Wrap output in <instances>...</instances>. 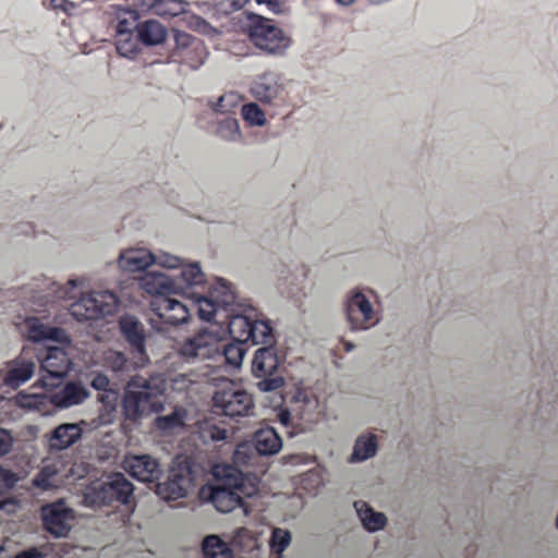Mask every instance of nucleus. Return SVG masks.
<instances>
[{
    "instance_id": "obj_24",
    "label": "nucleus",
    "mask_w": 558,
    "mask_h": 558,
    "mask_svg": "<svg viewBox=\"0 0 558 558\" xmlns=\"http://www.w3.org/2000/svg\"><path fill=\"white\" fill-rule=\"evenodd\" d=\"M102 363L112 372L129 373L145 366L148 362L142 361L135 355L129 359L123 352L109 349L102 354Z\"/></svg>"
},
{
    "instance_id": "obj_47",
    "label": "nucleus",
    "mask_w": 558,
    "mask_h": 558,
    "mask_svg": "<svg viewBox=\"0 0 558 558\" xmlns=\"http://www.w3.org/2000/svg\"><path fill=\"white\" fill-rule=\"evenodd\" d=\"M50 7L66 14H70L75 9V4L69 0H50Z\"/></svg>"
},
{
    "instance_id": "obj_7",
    "label": "nucleus",
    "mask_w": 558,
    "mask_h": 558,
    "mask_svg": "<svg viewBox=\"0 0 558 558\" xmlns=\"http://www.w3.org/2000/svg\"><path fill=\"white\" fill-rule=\"evenodd\" d=\"M133 492V484L122 473H112L106 480L89 485L84 501L90 507H119L130 504Z\"/></svg>"
},
{
    "instance_id": "obj_18",
    "label": "nucleus",
    "mask_w": 558,
    "mask_h": 558,
    "mask_svg": "<svg viewBox=\"0 0 558 558\" xmlns=\"http://www.w3.org/2000/svg\"><path fill=\"white\" fill-rule=\"evenodd\" d=\"M123 468L140 482L153 483L161 475L158 460L149 454L128 456L123 461Z\"/></svg>"
},
{
    "instance_id": "obj_16",
    "label": "nucleus",
    "mask_w": 558,
    "mask_h": 558,
    "mask_svg": "<svg viewBox=\"0 0 558 558\" xmlns=\"http://www.w3.org/2000/svg\"><path fill=\"white\" fill-rule=\"evenodd\" d=\"M150 310L157 318H150L154 328L162 330L157 323L177 326L187 322L190 308L184 303L170 296H159L150 302Z\"/></svg>"
},
{
    "instance_id": "obj_40",
    "label": "nucleus",
    "mask_w": 558,
    "mask_h": 558,
    "mask_svg": "<svg viewBox=\"0 0 558 558\" xmlns=\"http://www.w3.org/2000/svg\"><path fill=\"white\" fill-rule=\"evenodd\" d=\"M217 132L220 137L228 141H235L241 135L238 121L231 118L221 121L218 125Z\"/></svg>"
},
{
    "instance_id": "obj_27",
    "label": "nucleus",
    "mask_w": 558,
    "mask_h": 558,
    "mask_svg": "<svg viewBox=\"0 0 558 558\" xmlns=\"http://www.w3.org/2000/svg\"><path fill=\"white\" fill-rule=\"evenodd\" d=\"M156 260V256L145 250H128L120 255L119 266L126 271L144 270Z\"/></svg>"
},
{
    "instance_id": "obj_25",
    "label": "nucleus",
    "mask_w": 558,
    "mask_h": 558,
    "mask_svg": "<svg viewBox=\"0 0 558 558\" xmlns=\"http://www.w3.org/2000/svg\"><path fill=\"white\" fill-rule=\"evenodd\" d=\"M253 442L260 456L277 453L282 447V440L277 430L270 426L262 427L254 433Z\"/></svg>"
},
{
    "instance_id": "obj_36",
    "label": "nucleus",
    "mask_w": 558,
    "mask_h": 558,
    "mask_svg": "<svg viewBox=\"0 0 558 558\" xmlns=\"http://www.w3.org/2000/svg\"><path fill=\"white\" fill-rule=\"evenodd\" d=\"M252 93L257 100L269 104L278 97L280 87L277 84H268L260 81L254 84Z\"/></svg>"
},
{
    "instance_id": "obj_53",
    "label": "nucleus",
    "mask_w": 558,
    "mask_h": 558,
    "mask_svg": "<svg viewBox=\"0 0 558 558\" xmlns=\"http://www.w3.org/2000/svg\"><path fill=\"white\" fill-rule=\"evenodd\" d=\"M258 3H270L271 0H257Z\"/></svg>"
},
{
    "instance_id": "obj_31",
    "label": "nucleus",
    "mask_w": 558,
    "mask_h": 558,
    "mask_svg": "<svg viewBox=\"0 0 558 558\" xmlns=\"http://www.w3.org/2000/svg\"><path fill=\"white\" fill-rule=\"evenodd\" d=\"M252 336H248V342L252 344H267L272 345L274 335L271 326L265 320L253 319L251 328Z\"/></svg>"
},
{
    "instance_id": "obj_38",
    "label": "nucleus",
    "mask_w": 558,
    "mask_h": 558,
    "mask_svg": "<svg viewBox=\"0 0 558 558\" xmlns=\"http://www.w3.org/2000/svg\"><path fill=\"white\" fill-rule=\"evenodd\" d=\"M242 117L250 125L263 126L266 123L265 112L255 102L243 105Z\"/></svg>"
},
{
    "instance_id": "obj_14",
    "label": "nucleus",
    "mask_w": 558,
    "mask_h": 558,
    "mask_svg": "<svg viewBox=\"0 0 558 558\" xmlns=\"http://www.w3.org/2000/svg\"><path fill=\"white\" fill-rule=\"evenodd\" d=\"M40 517L44 530L54 538H62L70 534L75 512L63 499H59L41 506Z\"/></svg>"
},
{
    "instance_id": "obj_28",
    "label": "nucleus",
    "mask_w": 558,
    "mask_h": 558,
    "mask_svg": "<svg viewBox=\"0 0 558 558\" xmlns=\"http://www.w3.org/2000/svg\"><path fill=\"white\" fill-rule=\"evenodd\" d=\"M354 508L367 531L375 532L381 530L385 526L387 521L385 514L374 511V509L369 507L367 502L362 500L355 501Z\"/></svg>"
},
{
    "instance_id": "obj_23",
    "label": "nucleus",
    "mask_w": 558,
    "mask_h": 558,
    "mask_svg": "<svg viewBox=\"0 0 558 558\" xmlns=\"http://www.w3.org/2000/svg\"><path fill=\"white\" fill-rule=\"evenodd\" d=\"M34 371L35 363L20 356L8 364V371L3 377V381L9 387L17 388L33 376Z\"/></svg>"
},
{
    "instance_id": "obj_34",
    "label": "nucleus",
    "mask_w": 558,
    "mask_h": 558,
    "mask_svg": "<svg viewBox=\"0 0 558 558\" xmlns=\"http://www.w3.org/2000/svg\"><path fill=\"white\" fill-rule=\"evenodd\" d=\"M184 11L185 2L182 0H157L153 14L162 17H174Z\"/></svg>"
},
{
    "instance_id": "obj_2",
    "label": "nucleus",
    "mask_w": 558,
    "mask_h": 558,
    "mask_svg": "<svg viewBox=\"0 0 558 558\" xmlns=\"http://www.w3.org/2000/svg\"><path fill=\"white\" fill-rule=\"evenodd\" d=\"M214 476L217 484L201 487L199 498L210 501L220 512L227 513L243 507V498L257 492L256 486L247 484L244 474L233 465H216Z\"/></svg>"
},
{
    "instance_id": "obj_15",
    "label": "nucleus",
    "mask_w": 558,
    "mask_h": 558,
    "mask_svg": "<svg viewBox=\"0 0 558 558\" xmlns=\"http://www.w3.org/2000/svg\"><path fill=\"white\" fill-rule=\"evenodd\" d=\"M192 486V466L187 460H184L175 463L170 469L167 481L157 484L156 493L167 501H175L185 497Z\"/></svg>"
},
{
    "instance_id": "obj_8",
    "label": "nucleus",
    "mask_w": 558,
    "mask_h": 558,
    "mask_svg": "<svg viewBox=\"0 0 558 558\" xmlns=\"http://www.w3.org/2000/svg\"><path fill=\"white\" fill-rule=\"evenodd\" d=\"M245 33L251 44L270 56H281L291 45V38L271 20L251 14Z\"/></svg>"
},
{
    "instance_id": "obj_4",
    "label": "nucleus",
    "mask_w": 558,
    "mask_h": 558,
    "mask_svg": "<svg viewBox=\"0 0 558 558\" xmlns=\"http://www.w3.org/2000/svg\"><path fill=\"white\" fill-rule=\"evenodd\" d=\"M162 391L163 384L156 378L133 376L129 380L122 398V412L125 420L135 422L144 414L158 411L161 407L159 398Z\"/></svg>"
},
{
    "instance_id": "obj_44",
    "label": "nucleus",
    "mask_w": 558,
    "mask_h": 558,
    "mask_svg": "<svg viewBox=\"0 0 558 558\" xmlns=\"http://www.w3.org/2000/svg\"><path fill=\"white\" fill-rule=\"evenodd\" d=\"M90 386L98 390L102 391V393H111L112 391L109 389L110 380L108 376L101 373H96L90 381Z\"/></svg>"
},
{
    "instance_id": "obj_48",
    "label": "nucleus",
    "mask_w": 558,
    "mask_h": 558,
    "mask_svg": "<svg viewBox=\"0 0 558 558\" xmlns=\"http://www.w3.org/2000/svg\"><path fill=\"white\" fill-rule=\"evenodd\" d=\"M44 556H45L44 553L39 548L31 547L28 549H25V550L19 553L14 557L10 556V558H44Z\"/></svg>"
},
{
    "instance_id": "obj_39",
    "label": "nucleus",
    "mask_w": 558,
    "mask_h": 558,
    "mask_svg": "<svg viewBox=\"0 0 558 558\" xmlns=\"http://www.w3.org/2000/svg\"><path fill=\"white\" fill-rule=\"evenodd\" d=\"M291 542V534L289 531L276 527L272 530L271 537H270V549L272 553L277 555H281L286 548L290 545Z\"/></svg>"
},
{
    "instance_id": "obj_33",
    "label": "nucleus",
    "mask_w": 558,
    "mask_h": 558,
    "mask_svg": "<svg viewBox=\"0 0 558 558\" xmlns=\"http://www.w3.org/2000/svg\"><path fill=\"white\" fill-rule=\"evenodd\" d=\"M27 323V337L32 341L38 342L44 339H54L58 328L47 327L39 323L37 318H29Z\"/></svg>"
},
{
    "instance_id": "obj_17",
    "label": "nucleus",
    "mask_w": 558,
    "mask_h": 558,
    "mask_svg": "<svg viewBox=\"0 0 558 558\" xmlns=\"http://www.w3.org/2000/svg\"><path fill=\"white\" fill-rule=\"evenodd\" d=\"M119 328L131 348L132 355L142 361L149 362L145 347L146 335L143 324L135 316L126 314L120 317Z\"/></svg>"
},
{
    "instance_id": "obj_13",
    "label": "nucleus",
    "mask_w": 558,
    "mask_h": 558,
    "mask_svg": "<svg viewBox=\"0 0 558 558\" xmlns=\"http://www.w3.org/2000/svg\"><path fill=\"white\" fill-rule=\"evenodd\" d=\"M208 51L204 41L185 32H175L170 59L196 70L205 62Z\"/></svg>"
},
{
    "instance_id": "obj_32",
    "label": "nucleus",
    "mask_w": 558,
    "mask_h": 558,
    "mask_svg": "<svg viewBox=\"0 0 558 558\" xmlns=\"http://www.w3.org/2000/svg\"><path fill=\"white\" fill-rule=\"evenodd\" d=\"M98 401L101 403V409L98 415V423L100 425L111 424L114 421L117 413V397L111 393H99Z\"/></svg>"
},
{
    "instance_id": "obj_49",
    "label": "nucleus",
    "mask_w": 558,
    "mask_h": 558,
    "mask_svg": "<svg viewBox=\"0 0 558 558\" xmlns=\"http://www.w3.org/2000/svg\"><path fill=\"white\" fill-rule=\"evenodd\" d=\"M0 558H10L9 551L3 546H0Z\"/></svg>"
},
{
    "instance_id": "obj_46",
    "label": "nucleus",
    "mask_w": 558,
    "mask_h": 558,
    "mask_svg": "<svg viewBox=\"0 0 558 558\" xmlns=\"http://www.w3.org/2000/svg\"><path fill=\"white\" fill-rule=\"evenodd\" d=\"M12 447V437L11 435L5 430L0 428V456H3L10 451ZM0 470H4L3 468H0Z\"/></svg>"
},
{
    "instance_id": "obj_42",
    "label": "nucleus",
    "mask_w": 558,
    "mask_h": 558,
    "mask_svg": "<svg viewBox=\"0 0 558 558\" xmlns=\"http://www.w3.org/2000/svg\"><path fill=\"white\" fill-rule=\"evenodd\" d=\"M157 0H126V7L138 12L142 16L146 13H154Z\"/></svg>"
},
{
    "instance_id": "obj_5",
    "label": "nucleus",
    "mask_w": 558,
    "mask_h": 558,
    "mask_svg": "<svg viewBox=\"0 0 558 558\" xmlns=\"http://www.w3.org/2000/svg\"><path fill=\"white\" fill-rule=\"evenodd\" d=\"M205 282V274L197 263L190 264L182 268L180 279L172 280L162 272L146 271L140 279V287L154 299L170 296L174 293L187 294L195 302L194 292H187L194 287Z\"/></svg>"
},
{
    "instance_id": "obj_41",
    "label": "nucleus",
    "mask_w": 558,
    "mask_h": 558,
    "mask_svg": "<svg viewBox=\"0 0 558 558\" xmlns=\"http://www.w3.org/2000/svg\"><path fill=\"white\" fill-rule=\"evenodd\" d=\"M183 424L182 416L178 412L169 415L158 416L156 418V426L162 430L173 429Z\"/></svg>"
},
{
    "instance_id": "obj_20",
    "label": "nucleus",
    "mask_w": 558,
    "mask_h": 558,
    "mask_svg": "<svg viewBox=\"0 0 558 558\" xmlns=\"http://www.w3.org/2000/svg\"><path fill=\"white\" fill-rule=\"evenodd\" d=\"M41 377L62 378L71 369L72 361L66 351L59 347H50L38 356Z\"/></svg>"
},
{
    "instance_id": "obj_35",
    "label": "nucleus",
    "mask_w": 558,
    "mask_h": 558,
    "mask_svg": "<svg viewBox=\"0 0 558 558\" xmlns=\"http://www.w3.org/2000/svg\"><path fill=\"white\" fill-rule=\"evenodd\" d=\"M201 438L204 442L207 441H221L226 440L230 436V432L222 425L216 423H205L201 427Z\"/></svg>"
},
{
    "instance_id": "obj_54",
    "label": "nucleus",
    "mask_w": 558,
    "mask_h": 558,
    "mask_svg": "<svg viewBox=\"0 0 558 558\" xmlns=\"http://www.w3.org/2000/svg\"><path fill=\"white\" fill-rule=\"evenodd\" d=\"M556 525H557V529H558V515H557V521H556Z\"/></svg>"
},
{
    "instance_id": "obj_9",
    "label": "nucleus",
    "mask_w": 558,
    "mask_h": 558,
    "mask_svg": "<svg viewBox=\"0 0 558 558\" xmlns=\"http://www.w3.org/2000/svg\"><path fill=\"white\" fill-rule=\"evenodd\" d=\"M108 14V24L114 31L118 53L134 59L136 57L134 35L141 23V15L126 5H111Z\"/></svg>"
},
{
    "instance_id": "obj_3",
    "label": "nucleus",
    "mask_w": 558,
    "mask_h": 558,
    "mask_svg": "<svg viewBox=\"0 0 558 558\" xmlns=\"http://www.w3.org/2000/svg\"><path fill=\"white\" fill-rule=\"evenodd\" d=\"M247 342H221L214 333L206 330L186 339L178 349L179 355L185 362L195 360H223L225 364L239 367L242 364Z\"/></svg>"
},
{
    "instance_id": "obj_29",
    "label": "nucleus",
    "mask_w": 558,
    "mask_h": 558,
    "mask_svg": "<svg viewBox=\"0 0 558 558\" xmlns=\"http://www.w3.org/2000/svg\"><path fill=\"white\" fill-rule=\"evenodd\" d=\"M203 554L205 558H233L232 549L217 535H208L204 538Z\"/></svg>"
},
{
    "instance_id": "obj_11",
    "label": "nucleus",
    "mask_w": 558,
    "mask_h": 558,
    "mask_svg": "<svg viewBox=\"0 0 558 558\" xmlns=\"http://www.w3.org/2000/svg\"><path fill=\"white\" fill-rule=\"evenodd\" d=\"M118 305V298L111 291H93L82 295L74 302L70 312L78 322L95 320L100 317L112 315Z\"/></svg>"
},
{
    "instance_id": "obj_52",
    "label": "nucleus",
    "mask_w": 558,
    "mask_h": 558,
    "mask_svg": "<svg viewBox=\"0 0 558 558\" xmlns=\"http://www.w3.org/2000/svg\"><path fill=\"white\" fill-rule=\"evenodd\" d=\"M352 348H353V345L351 343H347L345 344V350L347 351H350Z\"/></svg>"
},
{
    "instance_id": "obj_30",
    "label": "nucleus",
    "mask_w": 558,
    "mask_h": 558,
    "mask_svg": "<svg viewBox=\"0 0 558 558\" xmlns=\"http://www.w3.org/2000/svg\"><path fill=\"white\" fill-rule=\"evenodd\" d=\"M376 451H377L376 435L372 434L369 436H361L355 441L350 461L351 462L364 461V460L375 456Z\"/></svg>"
},
{
    "instance_id": "obj_43",
    "label": "nucleus",
    "mask_w": 558,
    "mask_h": 558,
    "mask_svg": "<svg viewBox=\"0 0 558 558\" xmlns=\"http://www.w3.org/2000/svg\"><path fill=\"white\" fill-rule=\"evenodd\" d=\"M19 477L10 470H0V496L14 487Z\"/></svg>"
},
{
    "instance_id": "obj_22",
    "label": "nucleus",
    "mask_w": 558,
    "mask_h": 558,
    "mask_svg": "<svg viewBox=\"0 0 558 558\" xmlns=\"http://www.w3.org/2000/svg\"><path fill=\"white\" fill-rule=\"evenodd\" d=\"M167 37V28L155 20L141 22L134 39L136 43V56L141 52V45L146 47L162 44Z\"/></svg>"
},
{
    "instance_id": "obj_1",
    "label": "nucleus",
    "mask_w": 558,
    "mask_h": 558,
    "mask_svg": "<svg viewBox=\"0 0 558 558\" xmlns=\"http://www.w3.org/2000/svg\"><path fill=\"white\" fill-rule=\"evenodd\" d=\"M193 296H195L194 308L201 319L226 325L232 340L248 342V336H252L248 329L253 322L254 308H242L235 304V293L226 280L218 279L209 289L208 295L193 293Z\"/></svg>"
},
{
    "instance_id": "obj_50",
    "label": "nucleus",
    "mask_w": 558,
    "mask_h": 558,
    "mask_svg": "<svg viewBox=\"0 0 558 558\" xmlns=\"http://www.w3.org/2000/svg\"><path fill=\"white\" fill-rule=\"evenodd\" d=\"M341 4H351L354 0H337Z\"/></svg>"
},
{
    "instance_id": "obj_26",
    "label": "nucleus",
    "mask_w": 558,
    "mask_h": 558,
    "mask_svg": "<svg viewBox=\"0 0 558 558\" xmlns=\"http://www.w3.org/2000/svg\"><path fill=\"white\" fill-rule=\"evenodd\" d=\"M82 428L78 424L65 423L56 427L51 434L49 444L51 449H66L76 442L82 436Z\"/></svg>"
},
{
    "instance_id": "obj_45",
    "label": "nucleus",
    "mask_w": 558,
    "mask_h": 558,
    "mask_svg": "<svg viewBox=\"0 0 558 558\" xmlns=\"http://www.w3.org/2000/svg\"><path fill=\"white\" fill-rule=\"evenodd\" d=\"M154 264H158L165 268H178L179 266H181V259L170 254H163L158 257L156 256V260Z\"/></svg>"
},
{
    "instance_id": "obj_10",
    "label": "nucleus",
    "mask_w": 558,
    "mask_h": 558,
    "mask_svg": "<svg viewBox=\"0 0 558 558\" xmlns=\"http://www.w3.org/2000/svg\"><path fill=\"white\" fill-rule=\"evenodd\" d=\"M279 359L274 345L259 348L252 362V374L260 380L257 388L264 392L276 391L283 387L284 379L278 373Z\"/></svg>"
},
{
    "instance_id": "obj_12",
    "label": "nucleus",
    "mask_w": 558,
    "mask_h": 558,
    "mask_svg": "<svg viewBox=\"0 0 558 558\" xmlns=\"http://www.w3.org/2000/svg\"><path fill=\"white\" fill-rule=\"evenodd\" d=\"M213 402L216 409L230 417L247 416L254 410L253 396L233 381L217 390Z\"/></svg>"
},
{
    "instance_id": "obj_21",
    "label": "nucleus",
    "mask_w": 558,
    "mask_h": 558,
    "mask_svg": "<svg viewBox=\"0 0 558 558\" xmlns=\"http://www.w3.org/2000/svg\"><path fill=\"white\" fill-rule=\"evenodd\" d=\"M89 396V390L81 381L71 380L53 392L50 401L56 408L66 409L83 403Z\"/></svg>"
},
{
    "instance_id": "obj_19",
    "label": "nucleus",
    "mask_w": 558,
    "mask_h": 558,
    "mask_svg": "<svg viewBox=\"0 0 558 558\" xmlns=\"http://www.w3.org/2000/svg\"><path fill=\"white\" fill-rule=\"evenodd\" d=\"M345 314L351 328L367 329L374 325V311L366 296L361 293H354L347 302Z\"/></svg>"
},
{
    "instance_id": "obj_51",
    "label": "nucleus",
    "mask_w": 558,
    "mask_h": 558,
    "mask_svg": "<svg viewBox=\"0 0 558 558\" xmlns=\"http://www.w3.org/2000/svg\"><path fill=\"white\" fill-rule=\"evenodd\" d=\"M223 100H225V98L220 97L219 101H218V106L221 107V108L223 107V105H222Z\"/></svg>"
},
{
    "instance_id": "obj_37",
    "label": "nucleus",
    "mask_w": 558,
    "mask_h": 558,
    "mask_svg": "<svg viewBox=\"0 0 558 558\" xmlns=\"http://www.w3.org/2000/svg\"><path fill=\"white\" fill-rule=\"evenodd\" d=\"M58 470L54 465H44L32 481L33 486L41 490H48L54 486L53 478Z\"/></svg>"
},
{
    "instance_id": "obj_6",
    "label": "nucleus",
    "mask_w": 558,
    "mask_h": 558,
    "mask_svg": "<svg viewBox=\"0 0 558 558\" xmlns=\"http://www.w3.org/2000/svg\"><path fill=\"white\" fill-rule=\"evenodd\" d=\"M325 415V407L315 395L299 393L287 409L280 410L278 417L290 437L311 430Z\"/></svg>"
}]
</instances>
